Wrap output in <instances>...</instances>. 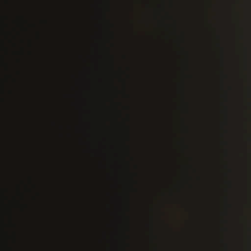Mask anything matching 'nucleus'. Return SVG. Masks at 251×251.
I'll list each match as a JSON object with an SVG mask.
<instances>
[{
    "label": "nucleus",
    "instance_id": "obj_1",
    "mask_svg": "<svg viewBox=\"0 0 251 251\" xmlns=\"http://www.w3.org/2000/svg\"><path fill=\"white\" fill-rule=\"evenodd\" d=\"M9 191L11 194L10 206L9 210L10 224L13 229L11 239L14 244L17 242V232L15 230L17 225L15 222V213L14 210L20 206V202L16 196L21 194V185L19 183L12 182L10 184Z\"/></svg>",
    "mask_w": 251,
    "mask_h": 251
},
{
    "label": "nucleus",
    "instance_id": "obj_6",
    "mask_svg": "<svg viewBox=\"0 0 251 251\" xmlns=\"http://www.w3.org/2000/svg\"><path fill=\"white\" fill-rule=\"evenodd\" d=\"M11 42L12 44L13 47L14 48H15L16 47V44L15 42H14L13 40H11Z\"/></svg>",
    "mask_w": 251,
    "mask_h": 251
},
{
    "label": "nucleus",
    "instance_id": "obj_10",
    "mask_svg": "<svg viewBox=\"0 0 251 251\" xmlns=\"http://www.w3.org/2000/svg\"><path fill=\"white\" fill-rule=\"evenodd\" d=\"M16 72H17V73L18 74H19V71H16Z\"/></svg>",
    "mask_w": 251,
    "mask_h": 251
},
{
    "label": "nucleus",
    "instance_id": "obj_4",
    "mask_svg": "<svg viewBox=\"0 0 251 251\" xmlns=\"http://www.w3.org/2000/svg\"><path fill=\"white\" fill-rule=\"evenodd\" d=\"M12 88L10 90V93L12 98V124L11 131L12 136L14 137L16 133V123H15V89Z\"/></svg>",
    "mask_w": 251,
    "mask_h": 251
},
{
    "label": "nucleus",
    "instance_id": "obj_12",
    "mask_svg": "<svg viewBox=\"0 0 251 251\" xmlns=\"http://www.w3.org/2000/svg\"><path fill=\"white\" fill-rule=\"evenodd\" d=\"M12 2H13V0H12Z\"/></svg>",
    "mask_w": 251,
    "mask_h": 251
},
{
    "label": "nucleus",
    "instance_id": "obj_9",
    "mask_svg": "<svg viewBox=\"0 0 251 251\" xmlns=\"http://www.w3.org/2000/svg\"><path fill=\"white\" fill-rule=\"evenodd\" d=\"M10 251H15L12 248L10 249Z\"/></svg>",
    "mask_w": 251,
    "mask_h": 251
},
{
    "label": "nucleus",
    "instance_id": "obj_8",
    "mask_svg": "<svg viewBox=\"0 0 251 251\" xmlns=\"http://www.w3.org/2000/svg\"><path fill=\"white\" fill-rule=\"evenodd\" d=\"M13 53H14V54H15L16 53H17V52L14 50L13 51Z\"/></svg>",
    "mask_w": 251,
    "mask_h": 251
},
{
    "label": "nucleus",
    "instance_id": "obj_5",
    "mask_svg": "<svg viewBox=\"0 0 251 251\" xmlns=\"http://www.w3.org/2000/svg\"><path fill=\"white\" fill-rule=\"evenodd\" d=\"M10 77L12 82V85L15 87L16 84H17V79L12 74L10 75Z\"/></svg>",
    "mask_w": 251,
    "mask_h": 251
},
{
    "label": "nucleus",
    "instance_id": "obj_2",
    "mask_svg": "<svg viewBox=\"0 0 251 251\" xmlns=\"http://www.w3.org/2000/svg\"><path fill=\"white\" fill-rule=\"evenodd\" d=\"M3 75H1V173H100V172H43V171H4L3 166Z\"/></svg>",
    "mask_w": 251,
    "mask_h": 251
},
{
    "label": "nucleus",
    "instance_id": "obj_3",
    "mask_svg": "<svg viewBox=\"0 0 251 251\" xmlns=\"http://www.w3.org/2000/svg\"><path fill=\"white\" fill-rule=\"evenodd\" d=\"M9 159L12 162H16L23 160L25 158V155L12 144L9 152Z\"/></svg>",
    "mask_w": 251,
    "mask_h": 251
},
{
    "label": "nucleus",
    "instance_id": "obj_11",
    "mask_svg": "<svg viewBox=\"0 0 251 251\" xmlns=\"http://www.w3.org/2000/svg\"><path fill=\"white\" fill-rule=\"evenodd\" d=\"M12 2H13V0H12Z\"/></svg>",
    "mask_w": 251,
    "mask_h": 251
},
{
    "label": "nucleus",
    "instance_id": "obj_7",
    "mask_svg": "<svg viewBox=\"0 0 251 251\" xmlns=\"http://www.w3.org/2000/svg\"><path fill=\"white\" fill-rule=\"evenodd\" d=\"M11 34L12 35L13 39L15 40L16 39V36L15 35H13L12 33Z\"/></svg>",
    "mask_w": 251,
    "mask_h": 251
}]
</instances>
